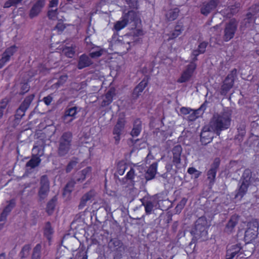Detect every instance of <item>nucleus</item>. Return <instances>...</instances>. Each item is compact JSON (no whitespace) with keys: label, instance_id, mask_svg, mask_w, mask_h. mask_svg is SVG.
Returning <instances> with one entry per match:
<instances>
[{"label":"nucleus","instance_id":"24","mask_svg":"<svg viewBox=\"0 0 259 259\" xmlns=\"http://www.w3.org/2000/svg\"><path fill=\"white\" fill-rule=\"evenodd\" d=\"M240 4L238 3L235 6H229L227 9L221 11V13L223 15L227 17H230L232 15L237 13Z\"/></svg>","mask_w":259,"mask_h":259},{"label":"nucleus","instance_id":"64","mask_svg":"<svg viewBox=\"0 0 259 259\" xmlns=\"http://www.w3.org/2000/svg\"><path fill=\"white\" fill-rule=\"evenodd\" d=\"M219 27L218 25H216L212 28V30H216Z\"/></svg>","mask_w":259,"mask_h":259},{"label":"nucleus","instance_id":"42","mask_svg":"<svg viewBox=\"0 0 259 259\" xmlns=\"http://www.w3.org/2000/svg\"><path fill=\"white\" fill-rule=\"evenodd\" d=\"M41 246L38 244L36 246L34 249V252L32 256V259H40V250Z\"/></svg>","mask_w":259,"mask_h":259},{"label":"nucleus","instance_id":"58","mask_svg":"<svg viewBox=\"0 0 259 259\" xmlns=\"http://www.w3.org/2000/svg\"><path fill=\"white\" fill-rule=\"evenodd\" d=\"M134 34L136 36H141L143 34V32L141 29H136L134 31Z\"/></svg>","mask_w":259,"mask_h":259},{"label":"nucleus","instance_id":"56","mask_svg":"<svg viewBox=\"0 0 259 259\" xmlns=\"http://www.w3.org/2000/svg\"><path fill=\"white\" fill-rule=\"evenodd\" d=\"M6 220V217H3V215L1 214V216L0 217V230L3 229L4 225L5 224Z\"/></svg>","mask_w":259,"mask_h":259},{"label":"nucleus","instance_id":"14","mask_svg":"<svg viewBox=\"0 0 259 259\" xmlns=\"http://www.w3.org/2000/svg\"><path fill=\"white\" fill-rule=\"evenodd\" d=\"M234 80V75L233 73L228 75L223 82L221 88V93L225 95L233 87Z\"/></svg>","mask_w":259,"mask_h":259},{"label":"nucleus","instance_id":"52","mask_svg":"<svg viewBox=\"0 0 259 259\" xmlns=\"http://www.w3.org/2000/svg\"><path fill=\"white\" fill-rule=\"evenodd\" d=\"M127 168V166L125 164L121 165L118 170V174L121 176L123 175L126 169Z\"/></svg>","mask_w":259,"mask_h":259},{"label":"nucleus","instance_id":"29","mask_svg":"<svg viewBox=\"0 0 259 259\" xmlns=\"http://www.w3.org/2000/svg\"><path fill=\"white\" fill-rule=\"evenodd\" d=\"M157 164L156 163H153L150 165L145 174L146 180H151L155 177L157 171Z\"/></svg>","mask_w":259,"mask_h":259},{"label":"nucleus","instance_id":"46","mask_svg":"<svg viewBox=\"0 0 259 259\" xmlns=\"http://www.w3.org/2000/svg\"><path fill=\"white\" fill-rule=\"evenodd\" d=\"M130 7L133 8H137V0H125Z\"/></svg>","mask_w":259,"mask_h":259},{"label":"nucleus","instance_id":"13","mask_svg":"<svg viewBox=\"0 0 259 259\" xmlns=\"http://www.w3.org/2000/svg\"><path fill=\"white\" fill-rule=\"evenodd\" d=\"M124 123L125 121L124 119H119L114 127L113 134L114 135V139L117 144L119 143L120 140V135L124 128Z\"/></svg>","mask_w":259,"mask_h":259},{"label":"nucleus","instance_id":"50","mask_svg":"<svg viewBox=\"0 0 259 259\" xmlns=\"http://www.w3.org/2000/svg\"><path fill=\"white\" fill-rule=\"evenodd\" d=\"M193 110L187 107H182L180 109L181 112L185 115L190 114Z\"/></svg>","mask_w":259,"mask_h":259},{"label":"nucleus","instance_id":"57","mask_svg":"<svg viewBox=\"0 0 259 259\" xmlns=\"http://www.w3.org/2000/svg\"><path fill=\"white\" fill-rule=\"evenodd\" d=\"M65 28V26L64 24H63L61 22L58 23L56 25V28L58 29L59 31H63Z\"/></svg>","mask_w":259,"mask_h":259},{"label":"nucleus","instance_id":"3","mask_svg":"<svg viewBox=\"0 0 259 259\" xmlns=\"http://www.w3.org/2000/svg\"><path fill=\"white\" fill-rule=\"evenodd\" d=\"M139 20V16L137 12L134 11H130L127 13L124 14L121 20L117 21L114 24V29L118 31L124 28L127 24L134 21L137 22Z\"/></svg>","mask_w":259,"mask_h":259},{"label":"nucleus","instance_id":"43","mask_svg":"<svg viewBox=\"0 0 259 259\" xmlns=\"http://www.w3.org/2000/svg\"><path fill=\"white\" fill-rule=\"evenodd\" d=\"M110 243H111L114 247L118 248L121 247L123 245L122 242L117 239H111Z\"/></svg>","mask_w":259,"mask_h":259},{"label":"nucleus","instance_id":"59","mask_svg":"<svg viewBox=\"0 0 259 259\" xmlns=\"http://www.w3.org/2000/svg\"><path fill=\"white\" fill-rule=\"evenodd\" d=\"M29 89V87L28 85L27 84H24L22 86V93L24 94L27 91H28Z\"/></svg>","mask_w":259,"mask_h":259},{"label":"nucleus","instance_id":"10","mask_svg":"<svg viewBox=\"0 0 259 259\" xmlns=\"http://www.w3.org/2000/svg\"><path fill=\"white\" fill-rule=\"evenodd\" d=\"M220 0H210L209 2H204L201 8V13L205 16L214 11L218 7L220 6Z\"/></svg>","mask_w":259,"mask_h":259},{"label":"nucleus","instance_id":"55","mask_svg":"<svg viewBox=\"0 0 259 259\" xmlns=\"http://www.w3.org/2000/svg\"><path fill=\"white\" fill-rule=\"evenodd\" d=\"M15 5L14 0H8L4 4V8H9L12 6Z\"/></svg>","mask_w":259,"mask_h":259},{"label":"nucleus","instance_id":"48","mask_svg":"<svg viewBox=\"0 0 259 259\" xmlns=\"http://www.w3.org/2000/svg\"><path fill=\"white\" fill-rule=\"evenodd\" d=\"M102 51L101 50H99L95 51H93L90 53V55L92 58H97L101 56Z\"/></svg>","mask_w":259,"mask_h":259},{"label":"nucleus","instance_id":"9","mask_svg":"<svg viewBox=\"0 0 259 259\" xmlns=\"http://www.w3.org/2000/svg\"><path fill=\"white\" fill-rule=\"evenodd\" d=\"M40 184L38 195L39 199L41 200L47 197L50 190L49 182L46 176L41 177Z\"/></svg>","mask_w":259,"mask_h":259},{"label":"nucleus","instance_id":"15","mask_svg":"<svg viewBox=\"0 0 259 259\" xmlns=\"http://www.w3.org/2000/svg\"><path fill=\"white\" fill-rule=\"evenodd\" d=\"M17 50V47L15 46H13L5 51L0 60V69L10 60V57L13 55Z\"/></svg>","mask_w":259,"mask_h":259},{"label":"nucleus","instance_id":"61","mask_svg":"<svg viewBox=\"0 0 259 259\" xmlns=\"http://www.w3.org/2000/svg\"><path fill=\"white\" fill-rule=\"evenodd\" d=\"M16 116H17V118H19V117H20V118L22 117L24 115H22V112H19V113H18V110H17Z\"/></svg>","mask_w":259,"mask_h":259},{"label":"nucleus","instance_id":"20","mask_svg":"<svg viewBox=\"0 0 259 259\" xmlns=\"http://www.w3.org/2000/svg\"><path fill=\"white\" fill-rule=\"evenodd\" d=\"M182 149L181 146L177 145L174 147L172 152L173 154V163L178 167L181 163V155Z\"/></svg>","mask_w":259,"mask_h":259},{"label":"nucleus","instance_id":"33","mask_svg":"<svg viewBox=\"0 0 259 259\" xmlns=\"http://www.w3.org/2000/svg\"><path fill=\"white\" fill-rule=\"evenodd\" d=\"M238 222V217L236 215L232 216L226 226V230L231 232Z\"/></svg>","mask_w":259,"mask_h":259},{"label":"nucleus","instance_id":"47","mask_svg":"<svg viewBox=\"0 0 259 259\" xmlns=\"http://www.w3.org/2000/svg\"><path fill=\"white\" fill-rule=\"evenodd\" d=\"M187 200L184 198H183L181 201L180 202V203L177 205V206H176V209L177 210H181L183 207L185 205L186 202H187Z\"/></svg>","mask_w":259,"mask_h":259},{"label":"nucleus","instance_id":"27","mask_svg":"<svg viewBox=\"0 0 259 259\" xmlns=\"http://www.w3.org/2000/svg\"><path fill=\"white\" fill-rule=\"evenodd\" d=\"M219 165V161L215 160L212 167L208 170L207 172V178L210 180V183H213L214 182L217 174V169Z\"/></svg>","mask_w":259,"mask_h":259},{"label":"nucleus","instance_id":"12","mask_svg":"<svg viewBox=\"0 0 259 259\" xmlns=\"http://www.w3.org/2000/svg\"><path fill=\"white\" fill-rule=\"evenodd\" d=\"M214 133H215L214 131L209 129V124L208 126L204 127L201 134V142L204 144L210 143L214 137Z\"/></svg>","mask_w":259,"mask_h":259},{"label":"nucleus","instance_id":"25","mask_svg":"<svg viewBox=\"0 0 259 259\" xmlns=\"http://www.w3.org/2000/svg\"><path fill=\"white\" fill-rule=\"evenodd\" d=\"M147 85V81L145 79L142 80L140 83L135 88L133 93V98L137 99L141 93L143 91Z\"/></svg>","mask_w":259,"mask_h":259},{"label":"nucleus","instance_id":"32","mask_svg":"<svg viewBox=\"0 0 259 259\" xmlns=\"http://www.w3.org/2000/svg\"><path fill=\"white\" fill-rule=\"evenodd\" d=\"M145 206V209L147 214L151 213L153 210L154 208L156 206V202L155 201H147L145 203H143Z\"/></svg>","mask_w":259,"mask_h":259},{"label":"nucleus","instance_id":"18","mask_svg":"<svg viewBox=\"0 0 259 259\" xmlns=\"http://www.w3.org/2000/svg\"><path fill=\"white\" fill-rule=\"evenodd\" d=\"M76 113L77 108L76 107L67 109L63 117L64 121L66 123H69L75 119Z\"/></svg>","mask_w":259,"mask_h":259},{"label":"nucleus","instance_id":"26","mask_svg":"<svg viewBox=\"0 0 259 259\" xmlns=\"http://www.w3.org/2000/svg\"><path fill=\"white\" fill-rule=\"evenodd\" d=\"M92 64V61L88 56L82 55L79 57L77 67L81 69L86 67L89 66Z\"/></svg>","mask_w":259,"mask_h":259},{"label":"nucleus","instance_id":"63","mask_svg":"<svg viewBox=\"0 0 259 259\" xmlns=\"http://www.w3.org/2000/svg\"><path fill=\"white\" fill-rule=\"evenodd\" d=\"M254 183H255V184L254 185H258V183H259V179H256L255 180H254Z\"/></svg>","mask_w":259,"mask_h":259},{"label":"nucleus","instance_id":"2","mask_svg":"<svg viewBox=\"0 0 259 259\" xmlns=\"http://www.w3.org/2000/svg\"><path fill=\"white\" fill-rule=\"evenodd\" d=\"M209 224L204 217L199 218L195 222L191 230L193 236L192 241H203L207 239V229Z\"/></svg>","mask_w":259,"mask_h":259},{"label":"nucleus","instance_id":"37","mask_svg":"<svg viewBox=\"0 0 259 259\" xmlns=\"http://www.w3.org/2000/svg\"><path fill=\"white\" fill-rule=\"evenodd\" d=\"M183 31V27L181 25H177L175 30L172 31L170 38L173 39L180 35Z\"/></svg>","mask_w":259,"mask_h":259},{"label":"nucleus","instance_id":"62","mask_svg":"<svg viewBox=\"0 0 259 259\" xmlns=\"http://www.w3.org/2000/svg\"><path fill=\"white\" fill-rule=\"evenodd\" d=\"M0 259H6V256L4 253H2L0 254Z\"/></svg>","mask_w":259,"mask_h":259},{"label":"nucleus","instance_id":"4","mask_svg":"<svg viewBox=\"0 0 259 259\" xmlns=\"http://www.w3.org/2000/svg\"><path fill=\"white\" fill-rule=\"evenodd\" d=\"M72 134L70 132L64 133L61 136L59 141L58 153L60 156L67 154L71 147Z\"/></svg>","mask_w":259,"mask_h":259},{"label":"nucleus","instance_id":"39","mask_svg":"<svg viewBox=\"0 0 259 259\" xmlns=\"http://www.w3.org/2000/svg\"><path fill=\"white\" fill-rule=\"evenodd\" d=\"M74 52V49L72 47H66L63 50V53L69 58L73 57Z\"/></svg>","mask_w":259,"mask_h":259},{"label":"nucleus","instance_id":"28","mask_svg":"<svg viewBox=\"0 0 259 259\" xmlns=\"http://www.w3.org/2000/svg\"><path fill=\"white\" fill-rule=\"evenodd\" d=\"M179 13V10L176 7L171 8L168 9L166 13V18L169 21H172L177 19Z\"/></svg>","mask_w":259,"mask_h":259},{"label":"nucleus","instance_id":"54","mask_svg":"<svg viewBox=\"0 0 259 259\" xmlns=\"http://www.w3.org/2000/svg\"><path fill=\"white\" fill-rule=\"evenodd\" d=\"M76 162L75 161H71L68 164L67 167L66 168L67 172H69L72 169V168L76 165Z\"/></svg>","mask_w":259,"mask_h":259},{"label":"nucleus","instance_id":"7","mask_svg":"<svg viewBox=\"0 0 259 259\" xmlns=\"http://www.w3.org/2000/svg\"><path fill=\"white\" fill-rule=\"evenodd\" d=\"M196 67L197 65L195 63V61L190 59V64L186 66L180 77L178 79V82L183 83L189 81L192 77Z\"/></svg>","mask_w":259,"mask_h":259},{"label":"nucleus","instance_id":"45","mask_svg":"<svg viewBox=\"0 0 259 259\" xmlns=\"http://www.w3.org/2000/svg\"><path fill=\"white\" fill-rule=\"evenodd\" d=\"M91 172V168L90 167H88L85 168H84V169H83L82 171H81V173H82V175H83V177L80 178V179H79V180H83L85 179V178L87 176H88V175H89L90 174V172Z\"/></svg>","mask_w":259,"mask_h":259},{"label":"nucleus","instance_id":"19","mask_svg":"<svg viewBox=\"0 0 259 259\" xmlns=\"http://www.w3.org/2000/svg\"><path fill=\"white\" fill-rule=\"evenodd\" d=\"M115 94V89L114 88H110L106 94L102 97L101 106L104 107L111 103L113 101V97Z\"/></svg>","mask_w":259,"mask_h":259},{"label":"nucleus","instance_id":"16","mask_svg":"<svg viewBox=\"0 0 259 259\" xmlns=\"http://www.w3.org/2000/svg\"><path fill=\"white\" fill-rule=\"evenodd\" d=\"M143 169V167L141 166L134 165L130 167V170L126 174L127 179L133 180L136 177H140L141 173Z\"/></svg>","mask_w":259,"mask_h":259},{"label":"nucleus","instance_id":"51","mask_svg":"<svg viewBox=\"0 0 259 259\" xmlns=\"http://www.w3.org/2000/svg\"><path fill=\"white\" fill-rule=\"evenodd\" d=\"M53 101V97L51 95H49L43 98V101L47 105H50Z\"/></svg>","mask_w":259,"mask_h":259},{"label":"nucleus","instance_id":"30","mask_svg":"<svg viewBox=\"0 0 259 259\" xmlns=\"http://www.w3.org/2000/svg\"><path fill=\"white\" fill-rule=\"evenodd\" d=\"M95 192L94 191H91L83 195L80 201L79 207L80 209H82L86 205L87 202L89 201L94 195Z\"/></svg>","mask_w":259,"mask_h":259},{"label":"nucleus","instance_id":"11","mask_svg":"<svg viewBox=\"0 0 259 259\" xmlns=\"http://www.w3.org/2000/svg\"><path fill=\"white\" fill-rule=\"evenodd\" d=\"M46 4L45 0H38L32 5L30 10L29 16L31 19L37 17L41 12Z\"/></svg>","mask_w":259,"mask_h":259},{"label":"nucleus","instance_id":"6","mask_svg":"<svg viewBox=\"0 0 259 259\" xmlns=\"http://www.w3.org/2000/svg\"><path fill=\"white\" fill-rule=\"evenodd\" d=\"M238 27V22L235 19H232L226 23L224 30L223 39L228 41L233 38Z\"/></svg>","mask_w":259,"mask_h":259},{"label":"nucleus","instance_id":"34","mask_svg":"<svg viewBox=\"0 0 259 259\" xmlns=\"http://www.w3.org/2000/svg\"><path fill=\"white\" fill-rule=\"evenodd\" d=\"M15 206V202L14 200H11L9 204L6 206V207L4 208L3 212L1 214L3 215V217H7L8 214L11 211L12 208Z\"/></svg>","mask_w":259,"mask_h":259},{"label":"nucleus","instance_id":"44","mask_svg":"<svg viewBox=\"0 0 259 259\" xmlns=\"http://www.w3.org/2000/svg\"><path fill=\"white\" fill-rule=\"evenodd\" d=\"M59 0H51L49 5V9H58Z\"/></svg>","mask_w":259,"mask_h":259},{"label":"nucleus","instance_id":"21","mask_svg":"<svg viewBox=\"0 0 259 259\" xmlns=\"http://www.w3.org/2000/svg\"><path fill=\"white\" fill-rule=\"evenodd\" d=\"M63 12L58 9H49L48 16L52 20H58L62 21L64 19V16L62 15Z\"/></svg>","mask_w":259,"mask_h":259},{"label":"nucleus","instance_id":"60","mask_svg":"<svg viewBox=\"0 0 259 259\" xmlns=\"http://www.w3.org/2000/svg\"><path fill=\"white\" fill-rule=\"evenodd\" d=\"M67 79V75H62L60 77L59 82L60 83H64Z\"/></svg>","mask_w":259,"mask_h":259},{"label":"nucleus","instance_id":"40","mask_svg":"<svg viewBox=\"0 0 259 259\" xmlns=\"http://www.w3.org/2000/svg\"><path fill=\"white\" fill-rule=\"evenodd\" d=\"M188 172L194 178H198L201 172L199 170H197L196 168L194 167H190L188 169Z\"/></svg>","mask_w":259,"mask_h":259},{"label":"nucleus","instance_id":"53","mask_svg":"<svg viewBox=\"0 0 259 259\" xmlns=\"http://www.w3.org/2000/svg\"><path fill=\"white\" fill-rule=\"evenodd\" d=\"M55 204L54 202H50L47 205V211L49 214L51 213L54 208Z\"/></svg>","mask_w":259,"mask_h":259},{"label":"nucleus","instance_id":"1","mask_svg":"<svg viewBox=\"0 0 259 259\" xmlns=\"http://www.w3.org/2000/svg\"><path fill=\"white\" fill-rule=\"evenodd\" d=\"M231 121V113L229 111L215 113L209 121V129L214 131L215 134L219 136L222 131L230 127Z\"/></svg>","mask_w":259,"mask_h":259},{"label":"nucleus","instance_id":"41","mask_svg":"<svg viewBox=\"0 0 259 259\" xmlns=\"http://www.w3.org/2000/svg\"><path fill=\"white\" fill-rule=\"evenodd\" d=\"M141 131V127L139 124H137V125H135L131 132V135L133 137H137L139 135Z\"/></svg>","mask_w":259,"mask_h":259},{"label":"nucleus","instance_id":"35","mask_svg":"<svg viewBox=\"0 0 259 259\" xmlns=\"http://www.w3.org/2000/svg\"><path fill=\"white\" fill-rule=\"evenodd\" d=\"M53 233V230L52 228L50 223H47L45 226L44 230V234L48 240H50L51 236Z\"/></svg>","mask_w":259,"mask_h":259},{"label":"nucleus","instance_id":"22","mask_svg":"<svg viewBox=\"0 0 259 259\" xmlns=\"http://www.w3.org/2000/svg\"><path fill=\"white\" fill-rule=\"evenodd\" d=\"M207 44L205 42H202L200 43L198 49L193 50L190 56L191 59H193V61H197V57L200 54H203L205 51L206 48Z\"/></svg>","mask_w":259,"mask_h":259},{"label":"nucleus","instance_id":"49","mask_svg":"<svg viewBox=\"0 0 259 259\" xmlns=\"http://www.w3.org/2000/svg\"><path fill=\"white\" fill-rule=\"evenodd\" d=\"M72 187L73 184L72 183L67 184L64 189V194H66L67 193H70L72 191Z\"/></svg>","mask_w":259,"mask_h":259},{"label":"nucleus","instance_id":"23","mask_svg":"<svg viewBox=\"0 0 259 259\" xmlns=\"http://www.w3.org/2000/svg\"><path fill=\"white\" fill-rule=\"evenodd\" d=\"M33 98L34 96L33 95L26 97L18 109V113L22 112V115H24L25 112L29 107Z\"/></svg>","mask_w":259,"mask_h":259},{"label":"nucleus","instance_id":"36","mask_svg":"<svg viewBox=\"0 0 259 259\" xmlns=\"http://www.w3.org/2000/svg\"><path fill=\"white\" fill-rule=\"evenodd\" d=\"M206 109V105L205 104H203L196 111H193L192 112H191L188 117L189 120L193 121L195 120L197 118L196 114L198 111H204Z\"/></svg>","mask_w":259,"mask_h":259},{"label":"nucleus","instance_id":"17","mask_svg":"<svg viewBox=\"0 0 259 259\" xmlns=\"http://www.w3.org/2000/svg\"><path fill=\"white\" fill-rule=\"evenodd\" d=\"M241 246L240 244L231 245L228 247L226 259H233L235 256L240 251Z\"/></svg>","mask_w":259,"mask_h":259},{"label":"nucleus","instance_id":"31","mask_svg":"<svg viewBox=\"0 0 259 259\" xmlns=\"http://www.w3.org/2000/svg\"><path fill=\"white\" fill-rule=\"evenodd\" d=\"M41 159L37 156H33L31 159L26 163L27 167H30L31 168H35L40 163Z\"/></svg>","mask_w":259,"mask_h":259},{"label":"nucleus","instance_id":"8","mask_svg":"<svg viewBox=\"0 0 259 259\" xmlns=\"http://www.w3.org/2000/svg\"><path fill=\"white\" fill-rule=\"evenodd\" d=\"M258 223L256 220L248 223V229L245 233L244 238L248 242L255 239L258 235Z\"/></svg>","mask_w":259,"mask_h":259},{"label":"nucleus","instance_id":"5","mask_svg":"<svg viewBox=\"0 0 259 259\" xmlns=\"http://www.w3.org/2000/svg\"><path fill=\"white\" fill-rule=\"evenodd\" d=\"M242 178L243 180L238 192L235 195L236 198H242L246 194L249 186L252 183V179H251V173L250 170L246 169L244 170L242 175Z\"/></svg>","mask_w":259,"mask_h":259},{"label":"nucleus","instance_id":"38","mask_svg":"<svg viewBox=\"0 0 259 259\" xmlns=\"http://www.w3.org/2000/svg\"><path fill=\"white\" fill-rule=\"evenodd\" d=\"M8 102L9 100L7 98L3 99L0 102V118L3 116L4 114Z\"/></svg>","mask_w":259,"mask_h":259}]
</instances>
